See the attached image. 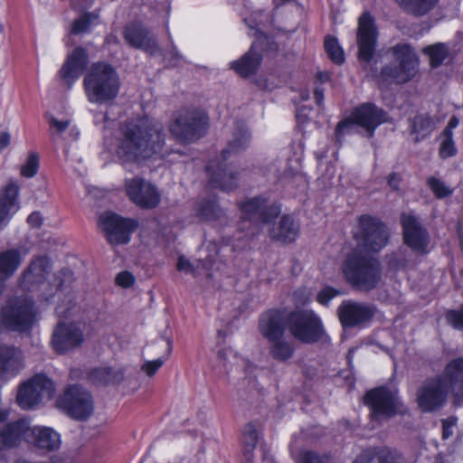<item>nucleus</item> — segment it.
Segmentation results:
<instances>
[{
	"label": "nucleus",
	"mask_w": 463,
	"mask_h": 463,
	"mask_svg": "<svg viewBox=\"0 0 463 463\" xmlns=\"http://www.w3.org/2000/svg\"><path fill=\"white\" fill-rule=\"evenodd\" d=\"M359 225L358 246L346 257L343 273L353 286L375 288L382 278L380 262L362 250L379 252L388 244L390 233L384 223L370 215H362Z\"/></svg>",
	"instance_id": "f257e3e1"
},
{
	"label": "nucleus",
	"mask_w": 463,
	"mask_h": 463,
	"mask_svg": "<svg viewBox=\"0 0 463 463\" xmlns=\"http://www.w3.org/2000/svg\"><path fill=\"white\" fill-rule=\"evenodd\" d=\"M118 156L124 162H138L158 154L165 144L164 128L158 121L142 118L129 120L123 128Z\"/></svg>",
	"instance_id": "f03ea898"
},
{
	"label": "nucleus",
	"mask_w": 463,
	"mask_h": 463,
	"mask_svg": "<svg viewBox=\"0 0 463 463\" xmlns=\"http://www.w3.org/2000/svg\"><path fill=\"white\" fill-rule=\"evenodd\" d=\"M8 415L9 411L0 407V450L14 448L23 440L45 452L56 450L61 447V435L54 429L32 426L25 419L11 422L8 421Z\"/></svg>",
	"instance_id": "7ed1b4c3"
},
{
	"label": "nucleus",
	"mask_w": 463,
	"mask_h": 463,
	"mask_svg": "<svg viewBox=\"0 0 463 463\" xmlns=\"http://www.w3.org/2000/svg\"><path fill=\"white\" fill-rule=\"evenodd\" d=\"M83 84L88 100L97 104H105L116 99L120 88L116 70L104 62H97L90 67Z\"/></svg>",
	"instance_id": "20e7f679"
},
{
	"label": "nucleus",
	"mask_w": 463,
	"mask_h": 463,
	"mask_svg": "<svg viewBox=\"0 0 463 463\" xmlns=\"http://www.w3.org/2000/svg\"><path fill=\"white\" fill-rule=\"evenodd\" d=\"M390 62L380 73L384 81L403 84L411 80L419 71L420 59L415 50L408 43H398L386 52Z\"/></svg>",
	"instance_id": "39448f33"
},
{
	"label": "nucleus",
	"mask_w": 463,
	"mask_h": 463,
	"mask_svg": "<svg viewBox=\"0 0 463 463\" xmlns=\"http://www.w3.org/2000/svg\"><path fill=\"white\" fill-rule=\"evenodd\" d=\"M40 311L33 301L25 294L10 298L2 307L0 331L26 332L39 318Z\"/></svg>",
	"instance_id": "423d86ee"
},
{
	"label": "nucleus",
	"mask_w": 463,
	"mask_h": 463,
	"mask_svg": "<svg viewBox=\"0 0 463 463\" xmlns=\"http://www.w3.org/2000/svg\"><path fill=\"white\" fill-rule=\"evenodd\" d=\"M386 121V114L373 104H363L353 110L351 115L340 121L335 128V142L340 146L343 137L356 132V128H362L367 137L373 136L374 130L382 123Z\"/></svg>",
	"instance_id": "0eeeda50"
},
{
	"label": "nucleus",
	"mask_w": 463,
	"mask_h": 463,
	"mask_svg": "<svg viewBox=\"0 0 463 463\" xmlns=\"http://www.w3.org/2000/svg\"><path fill=\"white\" fill-rule=\"evenodd\" d=\"M55 384L44 373H36L20 383L16 395L17 404L24 410L35 409L52 400Z\"/></svg>",
	"instance_id": "6e6552de"
},
{
	"label": "nucleus",
	"mask_w": 463,
	"mask_h": 463,
	"mask_svg": "<svg viewBox=\"0 0 463 463\" xmlns=\"http://www.w3.org/2000/svg\"><path fill=\"white\" fill-rule=\"evenodd\" d=\"M207 126L208 117L203 110L184 109L175 116L170 132L179 141L193 142L204 134Z\"/></svg>",
	"instance_id": "1a4fd4ad"
},
{
	"label": "nucleus",
	"mask_w": 463,
	"mask_h": 463,
	"mask_svg": "<svg viewBox=\"0 0 463 463\" xmlns=\"http://www.w3.org/2000/svg\"><path fill=\"white\" fill-rule=\"evenodd\" d=\"M370 408L372 422L380 424L402 411V402L395 387H379L368 392L364 397Z\"/></svg>",
	"instance_id": "9d476101"
},
{
	"label": "nucleus",
	"mask_w": 463,
	"mask_h": 463,
	"mask_svg": "<svg viewBox=\"0 0 463 463\" xmlns=\"http://www.w3.org/2000/svg\"><path fill=\"white\" fill-rule=\"evenodd\" d=\"M291 335L303 343L318 341L324 335L320 317L310 309L292 312L288 317Z\"/></svg>",
	"instance_id": "9b49d317"
},
{
	"label": "nucleus",
	"mask_w": 463,
	"mask_h": 463,
	"mask_svg": "<svg viewBox=\"0 0 463 463\" xmlns=\"http://www.w3.org/2000/svg\"><path fill=\"white\" fill-rule=\"evenodd\" d=\"M451 392L448 384L440 376L425 379L416 392L418 408L423 412H433L445 406L449 394Z\"/></svg>",
	"instance_id": "f8f14e48"
},
{
	"label": "nucleus",
	"mask_w": 463,
	"mask_h": 463,
	"mask_svg": "<svg viewBox=\"0 0 463 463\" xmlns=\"http://www.w3.org/2000/svg\"><path fill=\"white\" fill-rule=\"evenodd\" d=\"M57 406L71 417L83 420L88 418L93 410L90 394L80 386H70L64 394L58 398Z\"/></svg>",
	"instance_id": "ddd939ff"
},
{
	"label": "nucleus",
	"mask_w": 463,
	"mask_h": 463,
	"mask_svg": "<svg viewBox=\"0 0 463 463\" xmlns=\"http://www.w3.org/2000/svg\"><path fill=\"white\" fill-rule=\"evenodd\" d=\"M52 269V262L47 255H34L18 278L23 289L41 288Z\"/></svg>",
	"instance_id": "4468645a"
},
{
	"label": "nucleus",
	"mask_w": 463,
	"mask_h": 463,
	"mask_svg": "<svg viewBox=\"0 0 463 463\" xmlns=\"http://www.w3.org/2000/svg\"><path fill=\"white\" fill-rule=\"evenodd\" d=\"M99 225L110 244L128 243L131 232L137 228L135 221L111 213H106L99 217Z\"/></svg>",
	"instance_id": "2eb2a0df"
},
{
	"label": "nucleus",
	"mask_w": 463,
	"mask_h": 463,
	"mask_svg": "<svg viewBox=\"0 0 463 463\" xmlns=\"http://www.w3.org/2000/svg\"><path fill=\"white\" fill-rule=\"evenodd\" d=\"M242 218L253 223H269L280 213V208L265 197L248 198L239 203Z\"/></svg>",
	"instance_id": "dca6fc26"
},
{
	"label": "nucleus",
	"mask_w": 463,
	"mask_h": 463,
	"mask_svg": "<svg viewBox=\"0 0 463 463\" xmlns=\"http://www.w3.org/2000/svg\"><path fill=\"white\" fill-rule=\"evenodd\" d=\"M129 199L141 208L152 209L160 203V194L156 188L141 177H133L125 182Z\"/></svg>",
	"instance_id": "f3484780"
},
{
	"label": "nucleus",
	"mask_w": 463,
	"mask_h": 463,
	"mask_svg": "<svg viewBox=\"0 0 463 463\" xmlns=\"http://www.w3.org/2000/svg\"><path fill=\"white\" fill-rule=\"evenodd\" d=\"M122 35L132 48L142 50L151 55L160 51L156 36L141 23H128L123 28Z\"/></svg>",
	"instance_id": "a211bd4d"
},
{
	"label": "nucleus",
	"mask_w": 463,
	"mask_h": 463,
	"mask_svg": "<svg viewBox=\"0 0 463 463\" xmlns=\"http://www.w3.org/2000/svg\"><path fill=\"white\" fill-rule=\"evenodd\" d=\"M401 222L405 244L417 253L426 254L430 243L428 232L413 215L403 213Z\"/></svg>",
	"instance_id": "6ab92c4d"
},
{
	"label": "nucleus",
	"mask_w": 463,
	"mask_h": 463,
	"mask_svg": "<svg viewBox=\"0 0 463 463\" xmlns=\"http://www.w3.org/2000/svg\"><path fill=\"white\" fill-rule=\"evenodd\" d=\"M377 42V30L373 16L369 13H364L358 21L357 44L359 48V59L369 62L375 50Z\"/></svg>",
	"instance_id": "aec40b11"
},
{
	"label": "nucleus",
	"mask_w": 463,
	"mask_h": 463,
	"mask_svg": "<svg viewBox=\"0 0 463 463\" xmlns=\"http://www.w3.org/2000/svg\"><path fill=\"white\" fill-rule=\"evenodd\" d=\"M337 314L344 327H362L370 322L374 310L368 305L346 300L338 307Z\"/></svg>",
	"instance_id": "412c9836"
},
{
	"label": "nucleus",
	"mask_w": 463,
	"mask_h": 463,
	"mask_svg": "<svg viewBox=\"0 0 463 463\" xmlns=\"http://www.w3.org/2000/svg\"><path fill=\"white\" fill-rule=\"evenodd\" d=\"M83 341V334L80 326L74 322L61 321L54 329L52 345L60 354L68 352Z\"/></svg>",
	"instance_id": "4be33fe9"
},
{
	"label": "nucleus",
	"mask_w": 463,
	"mask_h": 463,
	"mask_svg": "<svg viewBox=\"0 0 463 463\" xmlns=\"http://www.w3.org/2000/svg\"><path fill=\"white\" fill-rule=\"evenodd\" d=\"M88 64V55L81 47L75 48L60 70V78L71 88L73 82L83 73Z\"/></svg>",
	"instance_id": "5701e85b"
},
{
	"label": "nucleus",
	"mask_w": 463,
	"mask_h": 463,
	"mask_svg": "<svg viewBox=\"0 0 463 463\" xmlns=\"http://www.w3.org/2000/svg\"><path fill=\"white\" fill-rule=\"evenodd\" d=\"M0 366L8 382L16 377L25 367L23 350L14 345H1Z\"/></svg>",
	"instance_id": "b1692460"
},
{
	"label": "nucleus",
	"mask_w": 463,
	"mask_h": 463,
	"mask_svg": "<svg viewBox=\"0 0 463 463\" xmlns=\"http://www.w3.org/2000/svg\"><path fill=\"white\" fill-rule=\"evenodd\" d=\"M439 376L453 394L454 403L461 404L463 402V359L452 360Z\"/></svg>",
	"instance_id": "393cba45"
},
{
	"label": "nucleus",
	"mask_w": 463,
	"mask_h": 463,
	"mask_svg": "<svg viewBox=\"0 0 463 463\" xmlns=\"http://www.w3.org/2000/svg\"><path fill=\"white\" fill-rule=\"evenodd\" d=\"M27 253V250L18 248L0 251V289L5 287L6 281L18 270Z\"/></svg>",
	"instance_id": "a878e982"
},
{
	"label": "nucleus",
	"mask_w": 463,
	"mask_h": 463,
	"mask_svg": "<svg viewBox=\"0 0 463 463\" xmlns=\"http://www.w3.org/2000/svg\"><path fill=\"white\" fill-rule=\"evenodd\" d=\"M19 185L11 182L0 190V232L7 225L11 216L19 209Z\"/></svg>",
	"instance_id": "bb28decb"
},
{
	"label": "nucleus",
	"mask_w": 463,
	"mask_h": 463,
	"mask_svg": "<svg viewBox=\"0 0 463 463\" xmlns=\"http://www.w3.org/2000/svg\"><path fill=\"white\" fill-rule=\"evenodd\" d=\"M260 333L269 341H276L284 335V317L276 309L264 312L259 321Z\"/></svg>",
	"instance_id": "cd10ccee"
},
{
	"label": "nucleus",
	"mask_w": 463,
	"mask_h": 463,
	"mask_svg": "<svg viewBox=\"0 0 463 463\" xmlns=\"http://www.w3.org/2000/svg\"><path fill=\"white\" fill-rule=\"evenodd\" d=\"M206 170L210 173V184L213 188L222 191H232L238 185L240 173L231 167L220 163L216 165H207Z\"/></svg>",
	"instance_id": "c85d7f7f"
},
{
	"label": "nucleus",
	"mask_w": 463,
	"mask_h": 463,
	"mask_svg": "<svg viewBox=\"0 0 463 463\" xmlns=\"http://www.w3.org/2000/svg\"><path fill=\"white\" fill-rule=\"evenodd\" d=\"M299 223L292 215H283L280 220L269 230L270 240L282 243L294 241L299 233Z\"/></svg>",
	"instance_id": "c756f323"
},
{
	"label": "nucleus",
	"mask_w": 463,
	"mask_h": 463,
	"mask_svg": "<svg viewBox=\"0 0 463 463\" xmlns=\"http://www.w3.org/2000/svg\"><path fill=\"white\" fill-rule=\"evenodd\" d=\"M222 265V263L217 261L214 256H210L203 261L198 260L194 263L181 256L177 261L178 270L194 273L196 276L205 275L208 278H212L213 276V269L219 270Z\"/></svg>",
	"instance_id": "7c9ffc66"
},
{
	"label": "nucleus",
	"mask_w": 463,
	"mask_h": 463,
	"mask_svg": "<svg viewBox=\"0 0 463 463\" xmlns=\"http://www.w3.org/2000/svg\"><path fill=\"white\" fill-rule=\"evenodd\" d=\"M410 134L415 142L427 137L437 128L439 120L428 113H419L408 119Z\"/></svg>",
	"instance_id": "2f4dec72"
},
{
	"label": "nucleus",
	"mask_w": 463,
	"mask_h": 463,
	"mask_svg": "<svg viewBox=\"0 0 463 463\" xmlns=\"http://www.w3.org/2000/svg\"><path fill=\"white\" fill-rule=\"evenodd\" d=\"M257 44L254 43L250 51L245 53L240 60L232 63V68L241 76L247 77L255 73L258 70L261 57L255 51Z\"/></svg>",
	"instance_id": "473e14b6"
},
{
	"label": "nucleus",
	"mask_w": 463,
	"mask_h": 463,
	"mask_svg": "<svg viewBox=\"0 0 463 463\" xmlns=\"http://www.w3.org/2000/svg\"><path fill=\"white\" fill-rule=\"evenodd\" d=\"M250 141V134L247 128H239L228 142L227 146L222 151V159L226 161L231 156L241 153L245 150Z\"/></svg>",
	"instance_id": "72a5a7b5"
},
{
	"label": "nucleus",
	"mask_w": 463,
	"mask_h": 463,
	"mask_svg": "<svg viewBox=\"0 0 463 463\" xmlns=\"http://www.w3.org/2000/svg\"><path fill=\"white\" fill-rule=\"evenodd\" d=\"M397 453L383 447L363 452L354 463H394Z\"/></svg>",
	"instance_id": "f704fd0d"
},
{
	"label": "nucleus",
	"mask_w": 463,
	"mask_h": 463,
	"mask_svg": "<svg viewBox=\"0 0 463 463\" xmlns=\"http://www.w3.org/2000/svg\"><path fill=\"white\" fill-rule=\"evenodd\" d=\"M195 212L201 220L206 222L217 221L224 215L223 209L213 199H205L198 203Z\"/></svg>",
	"instance_id": "c9c22d12"
},
{
	"label": "nucleus",
	"mask_w": 463,
	"mask_h": 463,
	"mask_svg": "<svg viewBox=\"0 0 463 463\" xmlns=\"http://www.w3.org/2000/svg\"><path fill=\"white\" fill-rule=\"evenodd\" d=\"M90 378L96 384H108L121 381L123 374L111 367L102 366L92 370Z\"/></svg>",
	"instance_id": "e433bc0d"
},
{
	"label": "nucleus",
	"mask_w": 463,
	"mask_h": 463,
	"mask_svg": "<svg viewBox=\"0 0 463 463\" xmlns=\"http://www.w3.org/2000/svg\"><path fill=\"white\" fill-rule=\"evenodd\" d=\"M438 0H402L406 12L415 16H422L434 8Z\"/></svg>",
	"instance_id": "4c0bfd02"
},
{
	"label": "nucleus",
	"mask_w": 463,
	"mask_h": 463,
	"mask_svg": "<svg viewBox=\"0 0 463 463\" xmlns=\"http://www.w3.org/2000/svg\"><path fill=\"white\" fill-rule=\"evenodd\" d=\"M423 53L429 57L430 66L437 68L447 59L449 47L445 43H439L426 46Z\"/></svg>",
	"instance_id": "58836bf2"
},
{
	"label": "nucleus",
	"mask_w": 463,
	"mask_h": 463,
	"mask_svg": "<svg viewBox=\"0 0 463 463\" xmlns=\"http://www.w3.org/2000/svg\"><path fill=\"white\" fill-rule=\"evenodd\" d=\"M98 18L99 14L95 12L84 13L72 23L70 33L72 34H80L88 32Z\"/></svg>",
	"instance_id": "ea45409f"
},
{
	"label": "nucleus",
	"mask_w": 463,
	"mask_h": 463,
	"mask_svg": "<svg viewBox=\"0 0 463 463\" xmlns=\"http://www.w3.org/2000/svg\"><path fill=\"white\" fill-rule=\"evenodd\" d=\"M258 441V430L252 423H249L244 427L243 430V442L244 449L243 453L247 460L250 459L251 452L256 446Z\"/></svg>",
	"instance_id": "a19ab883"
},
{
	"label": "nucleus",
	"mask_w": 463,
	"mask_h": 463,
	"mask_svg": "<svg viewBox=\"0 0 463 463\" xmlns=\"http://www.w3.org/2000/svg\"><path fill=\"white\" fill-rule=\"evenodd\" d=\"M167 354L165 357H160L155 360L146 361L142 366L141 371L148 377H153L156 372L164 365L165 361L168 359L169 355L173 350V342L171 339H167Z\"/></svg>",
	"instance_id": "79ce46f5"
},
{
	"label": "nucleus",
	"mask_w": 463,
	"mask_h": 463,
	"mask_svg": "<svg viewBox=\"0 0 463 463\" xmlns=\"http://www.w3.org/2000/svg\"><path fill=\"white\" fill-rule=\"evenodd\" d=\"M269 342L271 344L270 353L274 358L284 361L288 359L292 355V346L288 343L281 340V338L276 341Z\"/></svg>",
	"instance_id": "37998d69"
},
{
	"label": "nucleus",
	"mask_w": 463,
	"mask_h": 463,
	"mask_svg": "<svg viewBox=\"0 0 463 463\" xmlns=\"http://www.w3.org/2000/svg\"><path fill=\"white\" fill-rule=\"evenodd\" d=\"M325 49L330 59L336 64H341L345 61L344 52L339 46L337 40L334 37H326L325 40Z\"/></svg>",
	"instance_id": "c03bdc74"
},
{
	"label": "nucleus",
	"mask_w": 463,
	"mask_h": 463,
	"mask_svg": "<svg viewBox=\"0 0 463 463\" xmlns=\"http://www.w3.org/2000/svg\"><path fill=\"white\" fill-rule=\"evenodd\" d=\"M61 293H63V291H55L51 294L50 297L55 301L61 300L62 303L58 304L55 310L59 317H67L69 316V312L74 307V306L71 303V298Z\"/></svg>",
	"instance_id": "a18cd8bd"
},
{
	"label": "nucleus",
	"mask_w": 463,
	"mask_h": 463,
	"mask_svg": "<svg viewBox=\"0 0 463 463\" xmlns=\"http://www.w3.org/2000/svg\"><path fill=\"white\" fill-rule=\"evenodd\" d=\"M427 184L435 196L439 199H442L449 196L453 190L448 186L442 180L431 176L428 178Z\"/></svg>",
	"instance_id": "49530a36"
},
{
	"label": "nucleus",
	"mask_w": 463,
	"mask_h": 463,
	"mask_svg": "<svg viewBox=\"0 0 463 463\" xmlns=\"http://www.w3.org/2000/svg\"><path fill=\"white\" fill-rule=\"evenodd\" d=\"M73 281V272L69 269H62L55 274L53 286L58 289H63L71 287Z\"/></svg>",
	"instance_id": "de8ad7c7"
},
{
	"label": "nucleus",
	"mask_w": 463,
	"mask_h": 463,
	"mask_svg": "<svg viewBox=\"0 0 463 463\" xmlns=\"http://www.w3.org/2000/svg\"><path fill=\"white\" fill-rule=\"evenodd\" d=\"M39 168V156L36 153H31L21 167V175L24 177L31 178L34 176Z\"/></svg>",
	"instance_id": "09e8293b"
},
{
	"label": "nucleus",
	"mask_w": 463,
	"mask_h": 463,
	"mask_svg": "<svg viewBox=\"0 0 463 463\" xmlns=\"http://www.w3.org/2000/svg\"><path fill=\"white\" fill-rule=\"evenodd\" d=\"M47 118L50 125V132L53 139L61 136V134H62L71 126L70 119L59 120L53 116H47Z\"/></svg>",
	"instance_id": "8fccbe9b"
},
{
	"label": "nucleus",
	"mask_w": 463,
	"mask_h": 463,
	"mask_svg": "<svg viewBox=\"0 0 463 463\" xmlns=\"http://www.w3.org/2000/svg\"><path fill=\"white\" fill-rule=\"evenodd\" d=\"M298 463H331V459L326 455H318L312 451H302L297 458Z\"/></svg>",
	"instance_id": "3c124183"
},
{
	"label": "nucleus",
	"mask_w": 463,
	"mask_h": 463,
	"mask_svg": "<svg viewBox=\"0 0 463 463\" xmlns=\"http://www.w3.org/2000/svg\"><path fill=\"white\" fill-rule=\"evenodd\" d=\"M446 319L449 325L458 330H463V306L457 310H449Z\"/></svg>",
	"instance_id": "603ef678"
},
{
	"label": "nucleus",
	"mask_w": 463,
	"mask_h": 463,
	"mask_svg": "<svg viewBox=\"0 0 463 463\" xmlns=\"http://www.w3.org/2000/svg\"><path fill=\"white\" fill-rule=\"evenodd\" d=\"M452 137L453 136H443V140L439 148V155L443 158L452 156L456 153Z\"/></svg>",
	"instance_id": "864d4df0"
},
{
	"label": "nucleus",
	"mask_w": 463,
	"mask_h": 463,
	"mask_svg": "<svg viewBox=\"0 0 463 463\" xmlns=\"http://www.w3.org/2000/svg\"><path fill=\"white\" fill-rule=\"evenodd\" d=\"M388 266L392 269H401L406 267L407 260L402 253L395 252L387 256Z\"/></svg>",
	"instance_id": "5fc2aeb1"
},
{
	"label": "nucleus",
	"mask_w": 463,
	"mask_h": 463,
	"mask_svg": "<svg viewBox=\"0 0 463 463\" xmlns=\"http://www.w3.org/2000/svg\"><path fill=\"white\" fill-rule=\"evenodd\" d=\"M115 280L118 286L122 288H129L134 283V277L130 272L123 271L117 275Z\"/></svg>",
	"instance_id": "6e6d98bb"
},
{
	"label": "nucleus",
	"mask_w": 463,
	"mask_h": 463,
	"mask_svg": "<svg viewBox=\"0 0 463 463\" xmlns=\"http://www.w3.org/2000/svg\"><path fill=\"white\" fill-rule=\"evenodd\" d=\"M340 291H319L317 295V301L325 307L329 305V302L334 299Z\"/></svg>",
	"instance_id": "4d7b16f0"
},
{
	"label": "nucleus",
	"mask_w": 463,
	"mask_h": 463,
	"mask_svg": "<svg viewBox=\"0 0 463 463\" xmlns=\"http://www.w3.org/2000/svg\"><path fill=\"white\" fill-rule=\"evenodd\" d=\"M457 420L455 418H449L442 420V434L444 439H448L453 433V428L456 426Z\"/></svg>",
	"instance_id": "13d9d810"
},
{
	"label": "nucleus",
	"mask_w": 463,
	"mask_h": 463,
	"mask_svg": "<svg viewBox=\"0 0 463 463\" xmlns=\"http://www.w3.org/2000/svg\"><path fill=\"white\" fill-rule=\"evenodd\" d=\"M43 222L42 216L39 213H33L27 218V222L34 228H38L41 226Z\"/></svg>",
	"instance_id": "bf43d9fd"
},
{
	"label": "nucleus",
	"mask_w": 463,
	"mask_h": 463,
	"mask_svg": "<svg viewBox=\"0 0 463 463\" xmlns=\"http://www.w3.org/2000/svg\"><path fill=\"white\" fill-rule=\"evenodd\" d=\"M169 62L173 66H177L180 64L181 61H183V57L181 54H179L178 51L175 47H173L172 50L169 52Z\"/></svg>",
	"instance_id": "052dcab7"
},
{
	"label": "nucleus",
	"mask_w": 463,
	"mask_h": 463,
	"mask_svg": "<svg viewBox=\"0 0 463 463\" xmlns=\"http://www.w3.org/2000/svg\"><path fill=\"white\" fill-rule=\"evenodd\" d=\"M458 119L456 117L450 118L448 126L445 128V129L442 132V136H453L452 130L458 127Z\"/></svg>",
	"instance_id": "680f3d73"
},
{
	"label": "nucleus",
	"mask_w": 463,
	"mask_h": 463,
	"mask_svg": "<svg viewBox=\"0 0 463 463\" xmlns=\"http://www.w3.org/2000/svg\"><path fill=\"white\" fill-rule=\"evenodd\" d=\"M401 180V176L398 174L392 173L388 176V184L392 190H398Z\"/></svg>",
	"instance_id": "e2e57ef3"
},
{
	"label": "nucleus",
	"mask_w": 463,
	"mask_h": 463,
	"mask_svg": "<svg viewBox=\"0 0 463 463\" xmlns=\"http://www.w3.org/2000/svg\"><path fill=\"white\" fill-rule=\"evenodd\" d=\"M11 137L10 134L7 132H1L0 133V150L5 149L10 145Z\"/></svg>",
	"instance_id": "0e129e2a"
},
{
	"label": "nucleus",
	"mask_w": 463,
	"mask_h": 463,
	"mask_svg": "<svg viewBox=\"0 0 463 463\" xmlns=\"http://www.w3.org/2000/svg\"><path fill=\"white\" fill-rule=\"evenodd\" d=\"M232 350L228 348V349H223L222 351H219V354H218V356L221 360V362L222 363V364L225 366L226 365V363L228 361V359L232 356Z\"/></svg>",
	"instance_id": "69168bd1"
},
{
	"label": "nucleus",
	"mask_w": 463,
	"mask_h": 463,
	"mask_svg": "<svg viewBox=\"0 0 463 463\" xmlns=\"http://www.w3.org/2000/svg\"><path fill=\"white\" fill-rule=\"evenodd\" d=\"M314 96L316 99V103L318 106H322L324 100V90L320 87H316L314 90Z\"/></svg>",
	"instance_id": "338daca9"
},
{
	"label": "nucleus",
	"mask_w": 463,
	"mask_h": 463,
	"mask_svg": "<svg viewBox=\"0 0 463 463\" xmlns=\"http://www.w3.org/2000/svg\"><path fill=\"white\" fill-rule=\"evenodd\" d=\"M458 236L459 238L460 246H461V249L463 250V229H462V226L460 224L458 225Z\"/></svg>",
	"instance_id": "774afa93"
}]
</instances>
